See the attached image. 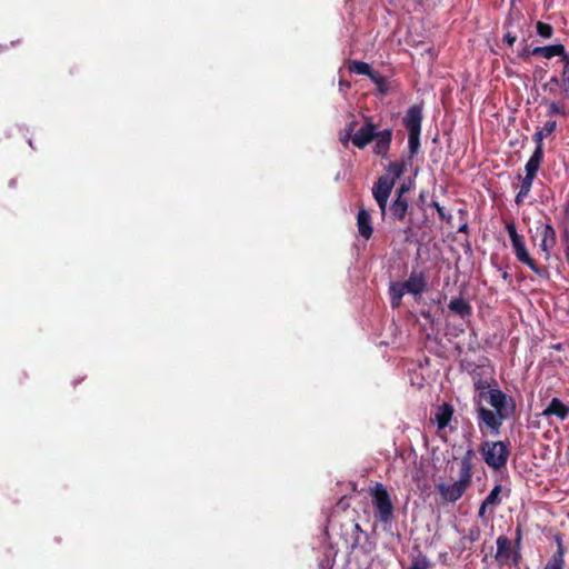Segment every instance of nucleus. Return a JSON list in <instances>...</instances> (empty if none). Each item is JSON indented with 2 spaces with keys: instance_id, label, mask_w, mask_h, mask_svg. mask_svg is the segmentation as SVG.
<instances>
[{
  "instance_id": "nucleus-8",
  "label": "nucleus",
  "mask_w": 569,
  "mask_h": 569,
  "mask_svg": "<svg viewBox=\"0 0 569 569\" xmlns=\"http://www.w3.org/2000/svg\"><path fill=\"white\" fill-rule=\"evenodd\" d=\"M470 485L471 483H469L465 480L458 479L453 483L437 485V490H438L439 495L441 496V498L446 502L453 503V502L458 501L463 496V493L467 491V489L470 487Z\"/></svg>"
},
{
  "instance_id": "nucleus-7",
  "label": "nucleus",
  "mask_w": 569,
  "mask_h": 569,
  "mask_svg": "<svg viewBox=\"0 0 569 569\" xmlns=\"http://www.w3.org/2000/svg\"><path fill=\"white\" fill-rule=\"evenodd\" d=\"M393 187V179H389V176H380L373 183L372 196L381 210L382 217L386 216L388 199Z\"/></svg>"
},
{
  "instance_id": "nucleus-38",
  "label": "nucleus",
  "mask_w": 569,
  "mask_h": 569,
  "mask_svg": "<svg viewBox=\"0 0 569 569\" xmlns=\"http://www.w3.org/2000/svg\"><path fill=\"white\" fill-rule=\"evenodd\" d=\"M521 542H522V525L518 523L515 530V548L518 550L521 549Z\"/></svg>"
},
{
  "instance_id": "nucleus-46",
  "label": "nucleus",
  "mask_w": 569,
  "mask_h": 569,
  "mask_svg": "<svg viewBox=\"0 0 569 569\" xmlns=\"http://www.w3.org/2000/svg\"><path fill=\"white\" fill-rule=\"evenodd\" d=\"M527 54H531V53H530V51L525 50L520 56H521V57H525V56H527Z\"/></svg>"
},
{
  "instance_id": "nucleus-35",
  "label": "nucleus",
  "mask_w": 569,
  "mask_h": 569,
  "mask_svg": "<svg viewBox=\"0 0 569 569\" xmlns=\"http://www.w3.org/2000/svg\"><path fill=\"white\" fill-rule=\"evenodd\" d=\"M481 537V530L478 526H472L471 528H469L468 530V533L462 537L461 541H469V542H476L480 539Z\"/></svg>"
},
{
  "instance_id": "nucleus-9",
  "label": "nucleus",
  "mask_w": 569,
  "mask_h": 569,
  "mask_svg": "<svg viewBox=\"0 0 569 569\" xmlns=\"http://www.w3.org/2000/svg\"><path fill=\"white\" fill-rule=\"evenodd\" d=\"M377 126L370 120L359 128L352 136V144L360 150H363L371 141L375 140Z\"/></svg>"
},
{
  "instance_id": "nucleus-24",
  "label": "nucleus",
  "mask_w": 569,
  "mask_h": 569,
  "mask_svg": "<svg viewBox=\"0 0 569 569\" xmlns=\"http://www.w3.org/2000/svg\"><path fill=\"white\" fill-rule=\"evenodd\" d=\"M409 209L407 199H395L389 208L390 217L393 220H403Z\"/></svg>"
},
{
  "instance_id": "nucleus-22",
  "label": "nucleus",
  "mask_w": 569,
  "mask_h": 569,
  "mask_svg": "<svg viewBox=\"0 0 569 569\" xmlns=\"http://www.w3.org/2000/svg\"><path fill=\"white\" fill-rule=\"evenodd\" d=\"M410 163L411 160H408V158H402L399 161H392L386 168V176H389V179H393V183H396V180L399 179L407 171V167Z\"/></svg>"
},
{
  "instance_id": "nucleus-16",
  "label": "nucleus",
  "mask_w": 569,
  "mask_h": 569,
  "mask_svg": "<svg viewBox=\"0 0 569 569\" xmlns=\"http://www.w3.org/2000/svg\"><path fill=\"white\" fill-rule=\"evenodd\" d=\"M448 309L461 319L472 316V307L463 297L452 298L448 305Z\"/></svg>"
},
{
  "instance_id": "nucleus-34",
  "label": "nucleus",
  "mask_w": 569,
  "mask_h": 569,
  "mask_svg": "<svg viewBox=\"0 0 569 569\" xmlns=\"http://www.w3.org/2000/svg\"><path fill=\"white\" fill-rule=\"evenodd\" d=\"M556 87L561 88V81H560L559 77L552 76L548 82L542 84V90L548 91L550 94L556 96V93H557Z\"/></svg>"
},
{
  "instance_id": "nucleus-27",
  "label": "nucleus",
  "mask_w": 569,
  "mask_h": 569,
  "mask_svg": "<svg viewBox=\"0 0 569 569\" xmlns=\"http://www.w3.org/2000/svg\"><path fill=\"white\" fill-rule=\"evenodd\" d=\"M352 531H353L355 538H353V541L351 543V550L353 551V550H356L358 548H361L365 553H370L372 551L371 545L369 547L360 546V535L361 533L366 535V532L362 530L361 526L358 522L353 523V530Z\"/></svg>"
},
{
  "instance_id": "nucleus-14",
  "label": "nucleus",
  "mask_w": 569,
  "mask_h": 569,
  "mask_svg": "<svg viewBox=\"0 0 569 569\" xmlns=\"http://www.w3.org/2000/svg\"><path fill=\"white\" fill-rule=\"evenodd\" d=\"M358 233L361 238L369 240L373 233L371 214L365 208H360L357 214Z\"/></svg>"
},
{
  "instance_id": "nucleus-5",
  "label": "nucleus",
  "mask_w": 569,
  "mask_h": 569,
  "mask_svg": "<svg viewBox=\"0 0 569 569\" xmlns=\"http://www.w3.org/2000/svg\"><path fill=\"white\" fill-rule=\"evenodd\" d=\"M497 551L493 556L495 560L500 567L509 565L511 561L512 565L518 566L521 561L520 550L515 548L512 541L507 536H499L497 538Z\"/></svg>"
},
{
  "instance_id": "nucleus-25",
  "label": "nucleus",
  "mask_w": 569,
  "mask_h": 569,
  "mask_svg": "<svg viewBox=\"0 0 569 569\" xmlns=\"http://www.w3.org/2000/svg\"><path fill=\"white\" fill-rule=\"evenodd\" d=\"M348 70L351 73L363 74L369 78L376 72L369 63L358 60H350Z\"/></svg>"
},
{
  "instance_id": "nucleus-13",
  "label": "nucleus",
  "mask_w": 569,
  "mask_h": 569,
  "mask_svg": "<svg viewBox=\"0 0 569 569\" xmlns=\"http://www.w3.org/2000/svg\"><path fill=\"white\" fill-rule=\"evenodd\" d=\"M476 458V451L472 448H468L465 455L460 459L459 479L465 480L469 483L473 477V459Z\"/></svg>"
},
{
  "instance_id": "nucleus-12",
  "label": "nucleus",
  "mask_w": 569,
  "mask_h": 569,
  "mask_svg": "<svg viewBox=\"0 0 569 569\" xmlns=\"http://www.w3.org/2000/svg\"><path fill=\"white\" fill-rule=\"evenodd\" d=\"M376 143L373 146V153L386 158L391 147L392 141V130L385 129L376 132L375 137Z\"/></svg>"
},
{
  "instance_id": "nucleus-23",
  "label": "nucleus",
  "mask_w": 569,
  "mask_h": 569,
  "mask_svg": "<svg viewBox=\"0 0 569 569\" xmlns=\"http://www.w3.org/2000/svg\"><path fill=\"white\" fill-rule=\"evenodd\" d=\"M560 61L563 63L559 78L561 81L560 96L563 99H569V53H566Z\"/></svg>"
},
{
  "instance_id": "nucleus-41",
  "label": "nucleus",
  "mask_w": 569,
  "mask_h": 569,
  "mask_svg": "<svg viewBox=\"0 0 569 569\" xmlns=\"http://www.w3.org/2000/svg\"><path fill=\"white\" fill-rule=\"evenodd\" d=\"M480 365H477L475 362H470V361H462L461 362V368L467 371L469 375H470V370L473 369V367H479Z\"/></svg>"
},
{
  "instance_id": "nucleus-29",
  "label": "nucleus",
  "mask_w": 569,
  "mask_h": 569,
  "mask_svg": "<svg viewBox=\"0 0 569 569\" xmlns=\"http://www.w3.org/2000/svg\"><path fill=\"white\" fill-rule=\"evenodd\" d=\"M501 490H502V487L501 485H496L492 490L489 492V495L486 497V499L483 500L485 501V506H498L501 500H500V493H501Z\"/></svg>"
},
{
  "instance_id": "nucleus-26",
  "label": "nucleus",
  "mask_w": 569,
  "mask_h": 569,
  "mask_svg": "<svg viewBox=\"0 0 569 569\" xmlns=\"http://www.w3.org/2000/svg\"><path fill=\"white\" fill-rule=\"evenodd\" d=\"M389 292L391 298V306L393 308L398 307L405 293H408L407 289L402 287V282L392 283L390 286Z\"/></svg>"
},
{
  "instance_id": "nucleus-1",
  "label": "nucleus",
  "mask_w": 569,
  "mask_h": 569,
  "mask_svg": "<svg viewBox=\"0 0 569 569\" xmlns=\"http://www.w3.org/2000/svg\"><path fill=\"white\" fill-rule=\"evenodd\" d=\"M493 368L490 365L473 367L470 378L475 388L472 406L478 428L482 436H499L503 421L515 411L516 405L511 397L499 388H491Z\"/></svg>"
},
{
  "instance_id": "nucleus-19",
  "label": "nucleus",
  "mask_w": 569,
  "mask_h": 569,
  "mask_svg": "<svg viewBox=\"0 0 569 569\" xmlns=\"http://www.w3.org/2000/svg\"><path fill=\"white\" fill-rule=\"evenodd\" d=\"M453 413L455 409L450 403L443 402L437 408L435 421L439 430H442L449 426Z\"/></svg>"
},
{
  "instance_id": "nucleus-2",
  "label": "nucleus",
  "mask_w": 569,
  "mask_h": 569,
  "mask_svg": "<svg viewBox=\"0 0 569 569\" xmlns=\"http://www.w3.org/2000/svg\"><path fill=\"white\" fill-rule=\"evenodd\" d=\"M402 123L408 131V160H412L420 150V134L422 124V106H411L402 118Z\"/></svg>"
},
{
  "instance_id": "nucleus-37",
  "label": "nucleus",
  "mask_w": 569,
  "mask_h": 569,
  "mask_svg": "<svg viewBox=\"0 0 569 569\" xmlns=\"http://www.w3.org/2000/svg\"><path fill=\"white\" fill-rule=\"evenodd\" d=\"M431 206L437 210V212H438V216H439L440 220H442V221H447V222H450V220H451V218H452V217H451V214H447V212L445 211V208H443V207H441V206L439 204V202H437V201H435V200H433V201L431 202Z\"/></svg>"
},
{
  "instance_id": "nucleus-3",
  "label": "nucleus",
  "mask_w": 569,
  "mask_h": 569,
  "mask_svg": "<svg viewBox=\"0 0 569 569\" xmlns=\"http://www.w3.org/2000/svg\"><path fill=\"white\" fill-rule=\"evenodd\" d=\"M479 452L486 465L493 470H501L506 468L511 453L509 442L502 440H486L481 442L479 446Z\"/></svg>"
},
{
  "instance_id": "nucleus-11",
  "label": "nucleus",
  "mask_w": 569,
  "mask_h": 569,
  "mask_svg": "<svg viewBox=\"0 0 569 569\" xmlns=\"http://www.w3.org/2000/svg\"><path fill=\"white\" fill-rule=\"evenodd\" d=\"M408 293L420 296L427 288V278L422 271L412 270L408 280L402 282Z\"/></svg>"
},
{
  "instance_id": "nucleus-36",
  "label": "nucleus",
  "mask_w": 569,
  "mask_h": 569,
  "mask_svg": "<svg viewBox=\"0 0 569 569\" xmlns=\"http://www.w3.org/2000/svg\"><path fill=\"white\" fill-rule=\"evenodd\" d=\"M506 231L508 232L510 242L522 238V236L517 232V228L513 221L506 223Z\"/></svg>"
},
{
  "instance_id": "nucleus-21",
  "label": "nucleus",
  "mask_w": 569,
  "mask_h": 569,
  "mask_svg": "<svg viewBox=\"0 0 569 569\" xmlns=\"http://www.w3.org/2000/svg\"><path fill=\"white\" fill-rule=\"evenodd\" d=\"M536 176L527 174L521 176L518 174V179L520 180L519 191L516 196L515 202L519 206L523 202L525 198H527L531 191L532 183Z\"/></svg>"
},
{
  "instance_id": "nucleus-43",
  "label": "nucleus",
  "mask_w": 569,
  "mask_h": 569,
  "mask_svg": "<svg viewBox=\"0 0 569 569\" xmlns=\"http://www.w3.org/2000/svg\"><path fill=\"white\" fill-rule=\"evenodd\" d=\"M356 126H357V122L356 121H351L348 123L347 128H346V132H350V136H353L355 134V129H356Z\"/></svg>"
},
{
  "instance_id": "nucleus-20",
  "label": "nucleus",
  "mask_w": 569,
  "mask_h": 569,
  "mask_svg": "<svg viewBox=\"0 0 569 569\" xmlns=\"http://www.w3.org/2000/svg\"><path fill=\"white\" fill-rule=\"evenodd\" d=\"M530 53L532 56H541L546 59H551L557 56L562 58L567 52L563 44L557 43L545 47H536L530 51Z\"/></svg>"
},
{
  "instance_id": "nucleus-6",
  "label": "nucleus",
  "mask_w": 569,
  "mask_h": 569,
  "mask_svg": "<svg viewBox=\"0 0 569 569\" xmlns=\"http://www.w3.org/2000/svg\"><path fill=\"white\" fill-rule=\"evenodd\" d=\"M511 247H512L513 253L519 262L526 264L538 277H541V278L548 277V274H549L548 268L538 266L536 260L530 256V253L526 247L523 237L521 239H518V240L511 242Z\"/></svg>"
},
{
  "instance_id": "nucleus-32",
  "label": "nucleus",
  "mask_w": 569,
  "mask_h": 569,
  "mask_svg": "<svg viewBox=\"0 0 569 569\" xmlns=\"http://www.w3.org/2000/svg\"><path fill=\"white\" fill-rule=\"evenodd\" d=\"M543 102L548 106V111H547V116L548 117H552V116H556V114L566 116L565 108L559 102H557V101H545V100H543Z\"/></svg>"
},
{
  "instance_id": "nucleus-39",
  "label": "nucleus",
  "mask_w": 569,
  "mask_h": 569,
  "mask_svg": "<svg viewBox=\"0 0 569 569\" xmlns=\"http://www.w3.org/2000/svg\"><path fill=\"white\" fill-rule=\"evenodd\" d=\"M410 190V187L407 186L406 183H402L398 189H397V198L396 199H405L403 198V194L407 193L408 191Z\"/></svg>"
},
{
  "instance_id": "nucleus-17",
  "label": "nucleus",
  "mask_w": 569,
  "mask_h": 569,
  "mask_svg": "<svg viewBox=\"0 0 569 569\" xmlns=\"http://www.w3.org/2000/svg\"><path fill=\"white\" fill-rule=\"evenodd\" d=\"M557 234L555 228L547 223L542 230V240L540 242V249L545 252L546 259L550 257L551 249L556 246Z\"/></svg>"
},
{
  "instance_id": "nucleus-33",
  "label": "nucleus",
  "mask_w": 569,
  "mask_h": 569,
  "mask_svg": "<svg viewBox=\"0 0 569 569\" xmlns=\"http://www.w3.org/2000/svg\"><path fill=\"white\" fill-rule=\"evenodd\" d=\"M557 128V122L555 120H549L545 123L543 128H539L535 134H541V143L543 144V139L551 134Z\"/></svg>"
},
{
  "instance_id": "nucleus-47",
  "label": "nucleus",
  "mask_w": 569,
  "mask_h": 569,
  "mask_svg": "<svg viewBox=\"0 0 569 569\" xmlns=\"http://www.w3.org/2000/svg\"><path fill=\"white\" fill-rule=\"evenodd\" d=\"M508 277H509V273L508 272H503L502 278L503 279H508Z\"/></svg>"
},
{
  "instance_id": "nucleus-44",
  "label": "nucleus",
  "mask_w": 569,
  "mask_h": 569,
  "mask_svg": "<svg viewBox=\"0 0 569 569\" xmlns=\"http://www.w3.org/2000/svg\"><path fill=\"white\" fill-rule=\"evenodd\" d=\"M489 506H485V501L480 505L478 517L483 518Z\"/></svg>"
},
{
  "instance_id": "nucleus-42",
  "label": "nucleus",
  "mask_w": 569,
  "mask_h": 569,
  "mask_svg": "<svg viewBox=\"0 0 569 569\" xmlns=\"http://www.w3.org/2000/svg\"><path fill=\"white\" fill-rule=\"evenodd\" d=\"M352 141V136H350V132H346L341 138H340V141L341 143L347 147L348 146V142L349 141Z\"/></svg>"
},
{
  "instance_id": "nucleus-4",
  "label": "nucleus",
  "mask_w": 569,
  "mask_h": 569,
  "mask_svg": "<svg viewBox=\"0 0 569 569\" xmlns=\"http://www.w3.org/2000/svg\"><path fill=\"white\" fill-rule=\"evenodd\" d=\"M370 496L375 509V518L381 523L390 522L393 518L395 507L386 487L377 482L370 488Z\"/></svg>"
},
{
  "instance_id": "nucleus-45",
  "label": "nucleus",
  "mask_w": 569,
  "mask_h": 569,
  "mask_svg": "<svg viewBox=\"0 0 569 569\" xmlns=\"http://www.w3.org/2000/svg\"><path fill=\"white\" fill-rule=\"evenodd\" d=\"M467 231H468V224L467 223H463L458 229V232H467Z\"/></svg>"
},
{
  "instance_id": "nucleus-31",
  "label": "nucleus",
  "mask_w": 569,
  "mask_h": 569,
  "mask_svg": "<svg viewBox=\"0 0 569 569\" xmlns=\"http://www.w3.org/2000/svg\"><path fill=\"white\" fill-rule=\"evenodd\" d=\"M537 33L543 39H550L553 36V28L551 24L538 21L536 24Z\"/></svg>"
},
{
  "instance_id": "nucleus-28",
  "label": "nucleus",
  "mask_w": 569,
  "mask_h": 569,
  "mask_svg": "<svg viewBox=\"0 0 569 569\" xmlns=\"http://www.w3.org/2000/svg\"><path fill=\"white\" fill-rule=\"evenodd\" d=\"M430 561L426 555L419 552L417 556H413L411 559V563L407 569H429Z\"/></svg>"
},
{
  "instance_id": "nucleus-10",
  "label": "nucleus",
  "mask_w": 569,
  "mask_h": 569,
  "mask_svg": "<svg viewBox=\"0 0 569 569\" xmlns=\"http://www.w3.org/2000/svg\"><path fill=\"white\" fill-rule=\"evenodd\" d=\"M532 140L536 143V149L525 166L527 174L537 177L541 163L543 162V144L541 143V134H533Z\"/></svg>"
},
{
  "instance_id": "nucleus-18",
  "label": "nucleus",
  "mask_w": 569,
  "mask_h": 569,
  "mask_svg": "<svg viewBox=\"0 0 569 569\" xmlns=\"http://www.w3.org/2000/svg\"><path fill=\"white\" fill-rule=\"evenodd\" d=\"M542 415L546 417L556 416L560 420H566L569 417V407L560 399L552 398Z\"/></svg>"
},
{
  "instance_id": "nucleus-40",
  "label": "nucleus",
  "mask_w": 569,
  "mask_h": 569,
  "mask_svg": "<svg viewBox=\"0 0 569 569\" xmlns=\"http://www.w3.org/2000/svg\"><path fill=\"white\" fill-rule=\"evenodd\" d=\"M517 40V36L512 34L511 32H507L505 36H503V42H506L508 46H513V43L516 42Z\"/></svg>"
},
{
  "instance_id": "nucleus-30",
  "label": "nucleus",
  "mask_w": 569,
  "mask_h": 569,
  "mask_svg": "<svg viewBox=\"0 0 569 569\" xmlns=\"http://www.w3.org/2000/svg\"><path fill=\"white\" fill-rule=\"evenodd\" d=\"M370 80L376 84L380 93L386 94L388 92L387 79L378 71L370 77Z\"/></svg>"
},
{
  "instance_id": "nucleus-48",
  "label": "nucleus",
  "mask_w": 569,
  "mask_h": 569,
  "mask_svg": "<svg viewBox=\"0 0 569 569\" xmlns=\"http://www.w3.org/2000/svg\"><path fill=\"white\" fill-rule=\"evenodd\" d=\"M566 258L569 261V248L566 250Z\"/></svg>"
},
{
  "instance_id": "nucleus-15",
  "label": "nucleus",
  "mask_w": 569,
  "mask_h": 569,
  "mask_svg": "<svg viewBox=\"0 0 569 569\" xmlns=\"http://www.w3.org/2000/svg\"><path fill=\"white\" fill-rule=\"evenodd\" d=\"M557 550L552 553V556L547 561L543 569H565L566 560L565 553L566 548L562 543V539L560 536H556Z\"/></svg>"
}]
</instances>
